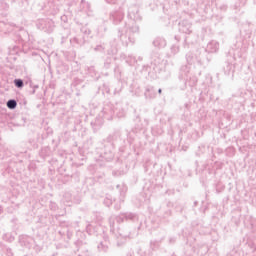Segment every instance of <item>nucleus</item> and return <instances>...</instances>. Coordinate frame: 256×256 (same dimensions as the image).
<instances>
[{
  "mask_svg": "<svg viewBox=\"0 0 256 256\" xmlns=\"http://www.w3.org/2000/svg\"><path fill=\"white\" fill-rule=\"evenodd\" d=\"M114 73H115V75H117V74L119 73V66H116V67L114 68Z\"/></svg>",
  "mask_w": 256,
  "mask_h": 256,
  "instance_id": "obj_54",
  "label": "nucleus"
},
{
  "mask_svg": "<svg viewBox=\"0 0 256 256\" xmlns=\"http://www.w3.org/2000/svg\"><path fill=\"white\" fill-rule=\"evenodd\" d=\"M109 245H111L109 235L103 233V240L100 241L97 246L98 251H100V253H109Z\"/></svg>",
  "mask_w": 256,
  "mask_h": 256,
  "instance_id": "obj_12",
  "label": "nucleus"
},
{
  "mask_svg": "<svg viewBox=\"0 0 256 256\" xmlns=\"http://www.w3.org/2000/svg\"><path fill=\"white\" fill-rule=\"evenodd\" d=\"M119 137H121V132L116 129L102 140L104 147L102 157L105 161H113L115 158V141H117Z\"/></svg>",
  "mask_w": 256,
  "mask_h": 256,
  "instance_id": "obj_1",
  "label": "nucleus"
},
{
  "mask_svg": "<svg viewBox=\"0 0 256 256\" xmlns=\"http://www.w3.org/2000/svg\"><path fill=\"white\" fill-rule=\"evenodd\" d=\"M198 149L201 151V149H205V146H199Z\"/></svg>",
  "mask_w": 256,
  "mask_h": 256,
  "instance_id": "obj_60",
  "label": "nucleus"
},
{
  "mask_svg": "<svg viewBox=\"0 0 256 256\" xmlns=\"http://www.w3.org/2000/svg\"><path fill=\"white\" fill-rule=\"evenodd\" d=\"M115 106L113 104H106L102 109V117L106 119V121H113V117H115Z\"/></svg>",
  "mask_w": 256,
  "mask_h": 256,
  "instance_id": "obj_10",
  "label": "nucleus"
},
{
  "mask_svg": "<svg viewBox=\"0 0 256 256\" xmlns=\"http://www.w3.org/2000/svg\"><path fill=\"white\" fill-rule=\"evenodd\" d=\"M105 69H109L111 67V58H107L104 62Z\"/></svg>",
  "mask_w": 256,
  "mask_h": 256,
  "instance_id": "obj_44",
  "label": "nucleus"
},
{
  "mask_svg": "<svg viewBox=\"0 0 256 256\" xmlns=\"http://www.w3.org/2000/svg\"><path fill=\"white\" fill-rule=\"evenodd\" d=\"M176 41H179V37L175 36Z\"/></svg>",
  "mask_w": 256,
  "mask_h": 256,
  "instance_id": "obj_62",
  "label": "nucleus"
},
{
  "mask_svg": "<svg viewBox=\"0 0 256 256\" xmlns=\"http://www.w3.org/2000/svg\"><path fill=\"white\" fill-rule=\"evenodd\" d=\"M3 240L7 241L8 243H13V241H15V236H13L12 234L6 233L3 235Z\"/></svg>",
  "mask_w": 256,
  "mask_h": 256,
  "instance_id": "obj_34",
  "label": "nucleus"
},
{
  "mask_svg": "<svg viewBox=\"0 0 256 256\" xmlns=\"http://www.w3.org/2000/svg\"><path fill=\"white\" fill-rule=\"evenodd\" d=\"M114 209L116 211H119L121 209V203H118V204L114 205Z\"/></svg>",
  "mask_w": 256,
  "mask_h": 256,
  "instance_id": "obj_50",
  "label": "nucleus"
},
{
  "mask_svg": "<svg viewBox=\"0 0 256 256\" xmlns=\"http://www.w3.org/2000/svg\"><path fill=\"white\" fill-rule=\"evenodd\" d=\"M66 233L68 239H71L73 237V232L69 231V229H67Z\"/></svg>",
  "mask_w": 256,
  "mask_h": 256,
  "instance_id": "obj_49",
  "label": "nucleus"
},
{
  "mask_svg": "<svg viewBox=\"0 0 256 256\" xmlns=\"http://www.w3.org/2000/svg\"><path fill=\"white\" fill-rule=\"evenodd\" d=\"M127 31L131 32L132 35H139V25H137L135 22H132V25L127 27Z\"/></svg>",
  "mask_w": 256,
  "mask_h": 256,
  "instance_id": "obj_25",
  "label": "nucleus"
},
{
  "mask_svg": "<svg viewBox=\"0 0 256 256\" xmlns=\"http://www.w3.org/2000/svg\"><path fill=\"white\" fill-rule=\"evenodd\" d=\"M83 83V80L82 79H79V78H74L73 79V82H72V85L74 87H79V85H81Z\"/></svg>",
  "mask_w": 256,
  "mask_h": 256,
  "instance_id": "obj_41",
  "label": "nucleus"
},
{
  "mask_svg": "<svg viewBox=\"0 0 256 256\" xmlns=\"http://www.w3.org/2000/svg\"><path fill=\"white\" fill-rule=\"evenodd\" d=\"M34 250L36 251V253H41V251H43V247H41L40 245H35L34 246Z\"/></svg>",
  "mask_w": 256,
  "mask_h": 256,
  "instance_id": "obj_46",
  "label": "nucleus"
},
{
  "mask_svg": "<svg viewBox=\"0 0 256 256\" xmlns=\"http://www.w3.org/2000/svg\"><path fill=\"white\" fill-rule=\"evenodd\" d=\"M62 35V41L61 43H65V41H67V38L69 37V35H71V30L69 29H64L63 32L61 33Z\"/></svg>",
  "mask_w": 256,
  "mask_h": 256,
  "instance_id": "obj_32",
  "label": "nucleus"
},
{
  "mask_svg": "<svg viewBox=\"0 0 256 256\" xmlns=\"http://www.w3.org/2000/svg\"><path fill=\"white\" fill-rule=\"evenodd\" d=\"M87 143H89V145H93V138L92 137L88 138Z\"/></svg>",
  "mask_w": 256,
  "mask_h": 256,
  "instance_id": "obj_52",
  "label": "nucleus"
},
{
  "mask_svg": "<svg viewBox=\"0 0 256 256\" xmlns=\"http://www.w3.org/2000/svg\"><path fill=\"white\" fill-rule=\"evenodd\" d=\"M196 155H198V156L201 155V152L196 153Z\"/></svg>",
  "mask_w": 256,
  "mask_h": 256,
  "instance_id": "obj_64",
  "label": "nucleus"
},
{
  "mask_svg": "<svg viewBox=\"0 0 256 256\" xmlns=\"http://www.w3.org/2000/svg\"><path fill=\"white\" fill-rule=\"evenodd\" d=\"M120 187H121L120 185H117V186H116V189H119Z\"/></svg>",
  "mask_w": 256,
  "mask_h": 256,
  "instance_id": "obj_63",
  "label": "nucleus"
},
{
  "mask_svg": "<svg viewBox=\"0 0 256 256\" xmlns=\"http://www.w3.org/2000/svg\"><path fill=\"white\" fill-rule=\"evenodd\" d=\"M86 73L92 77V79H95L96 81L99 79V72L95 70V66H87L85 69Z\"/></svg>",
  "mask_w": 256,
  "mask_h": 256,
  "instance_id": "obj_21",
  "label": "nucleus"
},
{
  "mask_svg": "<svg viewBox=\"0 0 256 256\" xmlns=\"http://www.w3.org/2000/svg\"><path fill=\"white\" fill-rule=\"evenodd\" d=\"M51 155V149L49 147H44L40 151V157L45 159L46 157H49Z\"/></svg>",
  "mask_w": 256,
  "mask_h": 256,
  "instance_id": "obj_27",
  "label": "nucleus"
},
{
  "mask_svg": "<svg viewBox=\"0 0 256 256\" xmlns=\"http://www.w3.org/2000/svg\"><path fill=\"white\" fill-rule=\"evenodd\" d=\"M227 57H231V59H228L226 62V66L224 67V74L228 77H235V65L233 64V61H235V56L231 55V52H228Z\"/></svg>",
  "mask_w": 256,
  "mask_h": 256,
  "instance_id": "obj_9",
  "label": "nucleus"
},
{
  "mask_svg": "<svg viewBox=\"0 0 256 256\" xmlns=\"http://www.w3.org/2000/svg\"><path fill=\"white\" fill-rule=\"evenodd\" d=\"M165 239V237L161 238L160 240H151L150 241V248L152 251H157L159 247H161V242Z\"/></svg>",
  "mask_w": 256,
  "mask_h": 256,
  "instance_id": "obj_24",
  "label": "nucleus"
},
{
  "mask_svg": "<svg viewBox=\"0 0 256 256\" xmlns=\"http://www.w3.org/2000/svg\"><path fill=\"white\" fill-rule=\"evenodd\" d=\"M152 44L156 49H163V47L167 46V41L163 37H156Z\"/></svg>",
  "mask_w": 256,
  "mask_h": 256,
  "instance_id": "obj_20",
  "label": "nucleus"
},
{
  "mask_svg": "<svg viewBox=\"0 0 256 256\" xmlns=\"http://www.w3.org/2000/svg\"><path fill=\"white\" fill-rule=\"evenodd\" d=\"M94 51L103 52V51H105V46H103L102 44H99V45H97V46L94 48Z\"/></svg>",
  "mask_w": 256,
  "mask_h": 256,
  "instance_id": "obj_45",
  "label": "nucleus"
},
{
  "mask_svg": "<svg viewBox=\"0 0 256 256\" xmlns=\"http://www.w3.org/2000/svg\"><path fill=\"white\" fill-rule=\"evenodd\" d=\"M103 91H105V93H111V89H109V85L103 84Z\"/></svg>",
  "mask_w": 256,
  "mask_h": 256,
  "instance_id": "obj_47",
  "label": "nucleus"
},
{
  "mask_svg": "<svg viewBox=\"0 0 256 256\" xmlns=\"http://www.w3.org/2000/svg\"><path fill=\"white\" fill-rule=\"evenodd\" d=\"M33 241V237L25 236L22 238V243H24V245H27V243H33Z\"/></svg>",
  "mask_w": 256,
  "mask_h": 256,
  "instance_id": "obj_40",
  "label": "nucleus"
},
{
  "mask_svg": "<svg viewBox=\"0 0 256 256\" xmlns=\"http://www.w3.org/2000/svg\"><path fill=\"white\" fill-rule=\"evenodd\" d=\"M6 107H8V109H17V100L15 99H9L6 103Z\"/></svg>",
  "mask_w": 256,
  "mask_h": 256,
  "instance_id": "obj_28",
  "label": "nucleus"
},
{
  "mask_svg": "<svg viewBox=\"0 0 256 256\" xmlns=\"http://www.w3.org/2000/svg\"><path fill=\"white\" fill-rule=\"evenodd\" d=\"M161 58H155L150 66L146 67V71L148 72V75H151V71L152 73H154L156 75V77H159V75H161V73H163V64L161 63Z\"/></svg>",
  "mask_w": 256,
  "mask_h": 256,
  "instance_id": "obj_6",
  "label": "nucleus"
},
{
  "mask_svg": "<svg viewBox=\"0 0 256 256\" xmlns=\"http://www.w3.org/2000/svg\"><path fill=\"white\" fill-rule=\"evenodd\" d=\"M211 55L208 54L205 50L202 52H196V63L198 65H209L211 63Z\"/></svg>",
  "mask_w": 256,
  "mask_h": 256,
  "instance_id": "obj_11",
  "label": "nucleus"
},
{
  "mask_svg": "<svg viewBox=\"0 0 256 256\" xmlns=\"http://www.w3.org/2000/svg\"><path fill=\"white\" fill-rule=\"evenodd\" d=\"M158 93H159V95H161V93H163V90L161 88L158 89Z\"/></svg>",
  "mask_w": 256,
  "mask_h": 256,
  "instance_id": "obj_58",
  "label": "nucleus"
},
{
  "mask_svg": "<svg viewBox=\"0 0 256 256\" xmlns=\"http://www.w3.org/2000/svg\"><path fill=\"white\" fill-rule=\"evenodd\" d=\"M0 9H2V11H9V3H7V0H0Z\"/></svg>",
  "mask_w": 256,
  "mask_h": 256,
  "instance_id": "obj_35",
  "label": "nucleus"
},
{
  "mask_svg": "<svg viewBox=\"0 0 256 256\" xmlns=\"http://www.w3.org/2000/svg\"><path fill=\"white\" fill-rule=\"evenodd\" d=\"M166 214H167V215H171V210H168V211L166 212Z\"/></svg>",
  "mask_w": 256,
  "mask_h": 256,
  "instance_id": "obj_61",
  "label": "nucleus"
},
{
  "mask_svg": "<svg viewBox=\"0 0 256 256\" xmlns=\"http://www.w3.org/2000/svg\"><path fill=\"white\" fill-rule=\"evenodd\" d=\"M4 253L6 256H14L13 254V249H11L10 247L8 246H5L4 247Z\"/></svg>",
  "mask_w": 256,
  "mask_h": 256,
  "instance_id": "obj_39",
  "label": "nucleus"
},
{
  "mask_svg": "<svg viewBox=\"0 0 256 256\" xmlns=\"http://www.w3.org/2000/svg\"><path fill=\"white\" fill-rule=\"evenodd\" d=\"M10 27H13V24L0 21V31H9Z\"/></svg>",
  "mask_w": 256,
  "mask_h": 256,
  "instance_id": "obj_29",
  "label": "nucleus"
},
{
  "mask_svg": "<svg viewBox=\"0 0 256 256\" xmlns=\"http://www.w3.org/2000/svg\"><path fill=\"white\" fill-rule=\"evenodd\" d=\"M78 238L77 241L74 242V246L76 247V251L79 253L77 256H91V250L89 249V243L85 241V232H77Z\"/></svg>",
  "mask_w": 256,
  "mask_h": 256,
  "instance_id": "obj_2",
  "label": "nucleus"
},
{
  "mask_svg": "<svg viewBox=\"0 0 256 256\" xmlns=\"http://www.w3.org/2000/svg\"><path fill=\"white\" fill-rule=\"evenodd\" d=\"M125 221L135 223V221H139V216L137 215V213L133 212H125L116 216V222L118 224L125 223Z\"/></svg>",
  "mask_w": 256,
  "mask_h": 256,
  "instance_id": "obj_7",
  "label": "nucleus"
},
{
  "mask_svg": "<svg viewBox=\"0 0 256 256\" xmlns=\"http://www.w3.org/2000/svg\"><path fill=\"white\" fill-rule=\"evenodd\" d=\"M197 205H199L198 201H194V207H197Z\"/></svg>",
  "mask_w": 256,
  "mask_h": 256,
  "instance_id": "obj_57",
  "label": "nucleus"
},
{
  "mask_svg": "<svg viewBox=\"0 0 256 256\" xmlns=\"http://www.w3.org/2000/svg\"><path fill=\"white\" fill-rule=\"evenodd\" d=\"M36 27L44 33H52L55 31V22L49 18H41L36 20Z\"/></svg>",
  "mask_w": 256,
  "mask_h": 256,
  "instance_id": "obj_5",
  "label": "nucleus"
},
{
  "mask_svg": "<svg viewBox=\"0 0 256 256\" xmlns=\"http://www.w3.org/2000/svg\"><path fill=\"white\" fill-rule=\"evenodd\" d=\"M178 79L184 83V87H187V85L189 87H195V85H197V76L191 75L189 67L187 66H182L180 68Z\"/></svg>",
  "mask_w": 256,
  "mask_h": 256,
  "instance_id": "obj_3",
  "label": "nucleus"
},
{
  "mask_svg": "<svg viewBox=\"0 0 256 256\" xmlns=\"http://www.w3.org/2000/svg\"><path fill=\"white\" fill-rule=\"evenodd\" d=\"M19 9L22 11H27V9H29V0H20Z\"/></svg>",
  "mask_w": 256,
  "mask_h": 256,
  "instance_id": "obj_30",
  "label": "nucleus"
},
{
  "mask_svg": "<svg viewBox=\"0 0 256 256\" xmlns=\"http://www.w3.org/2000/svg\"><path fill=\"white\" fill-rule=\"evenodd\" d=\"M186 61H187L188 65H195V63H197V54L188 52L186 54Z\"/></svg>",
  "mask_w": 256,
  "mask_h": 256,
  "instance_id": "obj_23",
  "label": "nucleus"
},
{
  "mask_svg": "<svg viewBox=\"0 0 256 256\" xmlns=\"http://www.w3.org/2000/svg\"><path fill=\"white\" fill-rule=\"evenodd\" d=\"M205 51L208 55H211V53H217V51H219V42L215 40L210 41L207 44Z\"/></svg>",
  "mask_w": 256,
  "mask_h": 256,
  "instance_id": "obj_17",
  "label": "nucleus"
},
{
  "mask_svg": "<svg viewBox=\"0 0 256 256\" xmlns=\"http://www.w3.org/2000/svg\"><path fill=\"white\" fill-rule=\"evenodd\" d=\"M96 231L97 230H96L95 226H93L92 224H88L86 226V233H88V235H95Z\"/></svg>",
  "mask_w": 256,
  "mask_h": 256,
  "instance_id": "obj_33",
  "label": "nucleus"
},
{
  "mask_svg": "<svg viewBox=\"0 0 256 256\" xmlns=\"http://www.w3.org/2000/svg\"><path fill=\"white\" fill-rule=\"evenodd\" d=\"M80 31L84 36L91 35V29L87 28V26H82Z\"/></svg>",
  "mask_w": 256,
  "mask_h": 256,
  "instance_id": "obj_38",
  "label": "nucleus"
},
{
  "mask_svg": "<svg viewBox=\"0 0 256 256\" xmlns=\"http://www.w3.org/2000/svg\"><path fill=\"white\" fill-rule=\"evenodd\" d=\"M169 243H175V238H170Z\"/></svg>",
  "mask_w": 256,
  "mask_h": 256,
  "instance_id": "obj_56",
  "label": "nucleus"
},
{
  "mask_svg": "<svg viewBox=\"0 0 256 256\" xmlns=\"http://www.w3.org/2000/svg\"><path fill=\"white\" fill-rule=\"evenodd\" d=\"M128 17L131 19L132 23H137V21H141L143 17L139 14V10L128 12Z\"/></svg>",
  "mask_w": 256,
  "mask_h": 256,
  "instance_id": "obj_22",
  "label": "nucleus"
},
{
  "mask_svg": "<svg viewBox=\"0 0 256 256\" xmlns=\"http://www.w3.org/2000/svg\"><path fill=\"white\" fill-rule=\"evenodd\" d=\"M179 51V46L177 44L172 45L171 47V53L173 55H177V52Z\"/></svg>",
  "mask_w": 256,
  "mask_h": 256,
  "instance_id": "obj_43",
  "label": "nucleus"
},
{
  "mask_svg": "<svg viewBox=\"0 0 256 256\" xmlns=\"http://www.w3.org/2000/svg\"><path fill=\"white\" fill-rule=\"evenodd\" d=\"M114 236L116 239L117 247H123L127 239H133V235H131V230L128 227H118L117 231L114 232Z\"/></svg>",
  "mask_w": 256,
  "mask_h": 256,
  "instance_id": "obj_4",
  "label": "nucleus"
},
{
  "mask_svg": "<svg viewBox=\"0 0 256 256\" xmlns=\"http://www.w3.org/2000/svg\"><path fill=\"white\" fill-rule=\"evenodd\" d=\"M49 209L51 211H55L56 209H59V206H57V203L53 202V201H50L49 203Z\"/></svg>",
  "mask_w": 256,
  "mask_h": 256,
  "instance_id": "obj_42",
  "label": "nucleus"
},
{
  "mask_svg": "<svg viewBox=\"0 0 256 256\" xmlns=\"http://www.w3.org/2000/svg\"><path fill=\"white\" fill-rule=\"evenodd\" d=\"M105 207H111L113 205V196L111 194H106V197L103 200Z\"/></svg>",
  "mask_w": 256,
  "mask_h": 256,
  "instance_id": "obj_26",
  "label": "nucleus"
},
{
  "mask_svg": "<svg viewBox=\"0 0 256 256\" xmlns=\"http://www.w3.org/2000/svg\"><path fill=\"white\" fill-rule=\"evenodd\" d=\"M145 99H155L157 90L153 86H147L144 92Z\"/></svg>",
  "mask_w": 256,
  "mask_h": 256,
  "instance_id": "obj_18",
  "label": "nucleus"
},
{
  "mask_svg": "<svg viewBox=\"0 0 256 256\" xmlns=\"http://www.w3.org/2000/svg\"><path fill=\"white\" fill-rule=\"evenodd\" d=\"M112 175L113 177H119V171L118 170L112 171Z\"/></svg>",
  "mask_w": 256,
  "mask_h": 256,
  "instance_id": "obj_51",
  "label": "nucleus"
},
{
  "mask_svg": "<svg viewBox=\"0 0 256 256\" xmlns=\"http://www.w3.org/2000/svg\"><path fill=\"white\" fill-rule=\"evenodd\" d=\"M29 84V87H31L32 90V95H35V89H39V85L33 84V81H28L26 82V85Z\"/></svg>",
  "mask_w": 256,
  "mask_h": 256,
  "instance_id": "obj_37",
  "label": "nucleus"
},
{
  "mask_svg": "<svg viewBox=\"0 0 256 256\" xmlns=\"http://www.w3.org/2000/svg\"><path fill=\"white\" fill-rule=\"evenodd\" d=\"M110 5H124L125 0H105Z\"/></svg>",
  "mask_w": 256,
  "mask_h": 256,
  "instance_id": "obj_36",
  "label": "nucleus"
},
{
  "mask_svg": "<svg viewBox=\"0 0 256 256\" xmlns=\"http://www.w3.org/2000/svg\"><path fill=\"white\" fill-rule=\"evenodd\" d=\"M74 203H76L77 205H79V203H81V198H77Z\"/></svg>",
  "mask_w": 256,
  "mask_h": 256,
  "instance_id": "obj_55",
  "label": "nucleus"
},
{
  "mask_svg": "<svg viewBox=\"0 0 256 256\" xmlns=\"http://www.w3.org/2000/svg\"><path fill=\"white\" fill-rule=\"evenodd\" d=\"M221 11H227V5L220 6Z\"/></svg>",
  "mask_w": 256,
  "mask_h": 256,
  "instance_id": "obj_53",
  "label": "nucleus"
},
{
  "mask_svg": "<svg viewBox=\"0 0 256 256\" xmlns=\"http://www.w3.org/2000/svg\"><path fill=\"white\" fill-rule=\"evenodd\" d=\"M91 127L94 133H97V131L103 127V118L101 116L96 117L95 120L91 122Z\"/></svg>",
  "mask_w": 256,
  "mask_h": 256,
  "instance_id": "obj_19",
  "label": "nucleus"
},
{
  "mask_svg": "<svg viewBox=\"0 0 256 256\" xmlns=\"http://www.w3.org/2000/svg\"><path fill=\"white\" fill-rule=\"evenodd\" d=\"M3 213V206H0V215Z\"/></svg>",
  "mask_w": 256,
  "mask_h": 256,
  "instance_id": "obj_59",
  "label": "nucleus"
},
{
  "mask_svg": "<svg viewBox=\"0 0 256 256\" xmlns=\"http://www.w3.org/2000/svg\"><path fill=\"white\" fill-rule=\"evenodd\" d=\"M87 43V37L86 36H75L73 38L70 39V44L72 45V47H83V45H85Z\"/></svg>",
  "mask_w": 256,
  "mask_h": 256,
  "instance_id": "obj_16",
  "label": "nucleus"
},
{
  "mask_svg": "<svg viewBox=\"0 0 256 256\" xmlns=\"http://www.w3.org/2000/svg\"><path fill=\"white\" fill-rule=\"evenodd\" d=\"M178 30L180 33H185L186 35H190V33H193L192 24L188 20H182L178 24Z\"/></svg>",
  "mask_w": 256,
  "mask_h": 256,
  "instance_id": "obj_13",
  "label": "nucleus"
},
{
  "mask_svg": "<svg viewBox=\"0 0 256 256\" xmlns=\"http://www.w3.org/2000/svg\"><path fill=\"white\" fill-rule=\"evenodd\" d=\"M117 38L118 41H121L122 45H129V43H135V40L131 38V36H127V34L123 33V30L118 29L117 30Z\"/></svg>",
  "mask_w": 256,
  "mask_h": 256,
  "instance_id": "obj_14",
  "label": "nucleus"
},
{
  "mask_svg": "<svg viewBox=\"0 0 256 256\" xmlns=\"http://www.w3.org/2000/svg\"><path fill=\"white\" fill-rule=\"evenodd\" d=\"M14 85L17 89H23L25 87V82L21 78L14 79Z\"/></svg>",
  "mask_w": 256,
  "mask_h": 256,
  "instance_id": "obj_31",
  "label": "nucleus"
},
{
  "mask_svg": "<svg viewBox=\"0 0 256 256\" xmlns=\"http://www.w3.org/2000/svg\"><path fill=\"white\" fill-rule=\"evenodd\" d=\"M64 199H66L67 203H69V201H71V194L70 193H65Z\"/></svg>",
  "mask_w": 256,
  "mask_h": 256,
  "instance_id": "obj_48",
  "label": "nucleus"
},
{
  "mask_svg": "<svg viewBox=\"0 0 256 256\" xmlns=\"http://www.w3.org/2000/svg\"><path fill=\"white\" fill-rule=\"evenodd\" d=\"M125 17V11L123 10V7H119L117 10H113L109 14V19L113 23V25H119L121 21H123Z\"/></svg>",
  "mask_w": 256,
  "mask_h": 256,
  "instance_id": "obj_8",
  "label": "nucleus"
},
{
  "mask_svg": "<svg viewBox=\"0 0 256 256\" xmlns=\"http://www.w3.org/2000/svg\"><path fill=\"white\" fill-rule=\"evenodd\" d=\"M42 9L48 11L49 15H57V13H59V8L55 5L53 0H49L47 4H44Z\"/></svg>",
  "mask_w": 256,
  "mask_h": 256,
  "instance_id": "obj_15",
  "label": "nucleus"
}]
</instances>
